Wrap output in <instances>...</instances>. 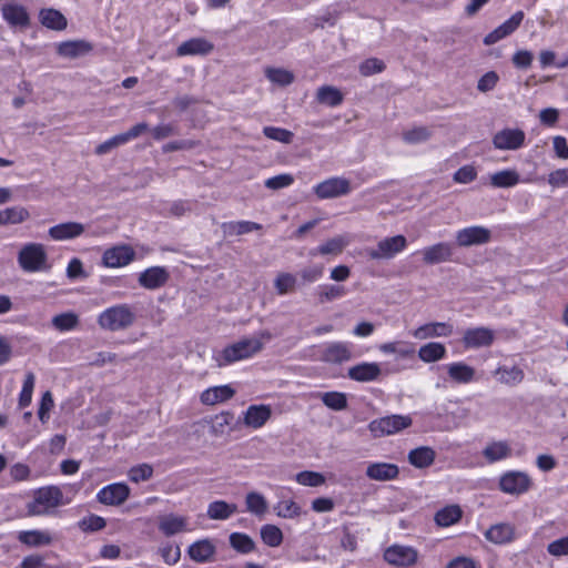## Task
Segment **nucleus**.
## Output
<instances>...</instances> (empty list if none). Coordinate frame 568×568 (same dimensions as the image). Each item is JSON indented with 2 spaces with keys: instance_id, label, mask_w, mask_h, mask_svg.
Here are the masks:
<instances>
[{
  "instance_id": "1",
  "label": "nucleus",
  "mask_w": 568,
  "mask_h": 568,
  "mask_svg": "<svg viewBox=\"0 0 568 568\" xmlns=\"http://www.w3.org/2000/svg\"><path fill=\"white\" fill-rule=\"evenodd\" d=\"M272 339L268 331H261L252 337L242 338L224 347L221 352L214 354L213 359L216 366L223 367L239 361L247 359L264 348V343Z\"/></svg>"
},
{
  "instance_id": "2",
  "label": "nucleus",
  "mask_w": 568,
  "mask_h": 568,
  "mask_svg": "<svg viewBox=\"0 0 568 568\" xmlns=\"http://www.w3.org/2000/svg\"><path fill=\"white\" fill-rule=\"evenodd\" d=\"M68 503L60 487L45 486L33 493V499L28 503L27 510L31 516H42L53 513L55 508Z\"/></svg>"
},
{
  "instance_id": "3",
  "label": "nucleus",
  "mask_w": 568,
  "mask_h": 568,
  "mask_svg": "<svg viewBox=\"0 0 568 568\" xmlns=\"http://www.w3.org/2000/svg\"><path fill=\"white\" fill-rule=\"evenodd\" d=\"M135 321V314L128 304H119L104 310L98 317L101 328L116 332L130 327Z\"/></svg>"
},
{
  "instance_id": "4",
  "label": "nucleus",
  "mask_w": 568,
  "mask_h": 568,
  "mask_svg": "<svg viewBox=\"0 0 568 568\" xmlns=\"http://www.w3.org/2000/svg\"><path fill=\"white\" fill-rule=\"evenodd\" d=\"M48 255L40 243H28L18 254V263L24 272L36 273L47 268Z\"/></svg>"
},
{
  "instance_id": "5",
  "label": "nucleus",
  "mask_w": 568,
  "mask_h": 568,
  "mask_svg": "<svg viewBox=\"0 0 568 568\" xmlns=\"http://www.w3.org/2000/svg\"><path fill=\"white\" fill-rule=\"evenodd\" d=\"M413 424L408 415H390L374 419L369 423L368 429L375 437L394 435Z\"/></svg>"
},
{
  "instance_id": "6",
  "label": "nucleus",
  "mask_w": 568,
  "mask_h": 568,
  "mask_svg": "<svg viewBox=\"0 0 568 568\" xmlns=\"http://www.w3.org/2000/svg\"><path fill=\"white\" fill-rule=\"evenodd\" d=\"M496 339V332L486 326L469 327L464 331L462 344L465 349L490 347Z\"/></svg>"
},
{
  "instance_id": "7",
  "label": "nucleus",
  "mask_w": 568,
  "mask_h": 568,
  "mask_svg": "<svg viewBox=\"0 0 568 568\" xmlns=\"http://www.w3.org/2000/svg\"><path fill=\"white\" fill-rule=\"evenodd\" d=\"M532 480L525 471L510 470L505 473L499 479V488L503 493L509 495H521L530 489Z\"/></svg>"
},
{
  "instance_id": "8",
  "label": "nucleus",
  "mask_w": 568,
  "mask_h": 568,
  "mask_svg": "<svg viewBox=\"0 0 568 568\" xmlns=\"http://www.w3.org/2000/svg\"><path fill=\"white\" fill-rule=\"evenodd\" d=\"M455 239L460 247L484 245L490 242L491 231L481 225H473L457 231Z\"/></svg>"
},
{
  "instance_id": "9",
  "label": "nucleus",
  "mask_w": 568,
  "mask_h": 568,
  "mask_svg": "<svg viewBox=\"0 0 568 568\" xmlns=\"http://www.w3.org/2000/svg\"><path fill=\"white\" fill-rule=\"evenodd\" d=\"M406 245L407 241L403 235L386 237L378 242L376 248L368 250L367 255L372 260H388L402 252Z\"/></svg>"
},
{
  "instance_id": "10",
  "label": "nucleus",
  "mask_w": 568,
  "mask_h": 568,
  "mask_svg": "<svg viewBox=\"0 0 568 568\" xmlns=\"http://www.w3.org/2000/svg\"><path fill=\"white\" fill-rule=\"evenodd\" d=\"M351 192V183L345 178H329L314 186L318 199L326 200L346 195Z\"/></svg>"
},
{
  "instance_id": "11",
  "label": "nucleus",
  "mask_w": 568,
  "mask_h": 568,
  "mask_svg": "<svg viewBox=\"0 0 568 568\" xmlns=\"http://www.w3.org/2000/svg\"><path fill=\"white\" fill-rule=\"evenodd\" d=\"M418 558V551L410 546L392 545L384 552V559L393 566L409 567Z\"/></svg>"
},
{
  "instance_id": "12",
  "label": "nucleus",
  "mask_w": 568,
  "mask_h": 568,
  "mask_svg": "<svg viewBox=\"0 0 568 568\" xmlns=\"http://www.w3.org/2000/svg\"><path fill=\"white\" fill-rule=\"evenodd\" d=\"M131 489L124 483H113L102 487L97 494V500L106 506H120L130 496Z\"/></svg>"
},
{
  "instance_id": "13",
  "label": "nucleus",
  "mask_w": 568,
  "mask_h": 568,
  "mask_svg": "<svg viewBox=\"0 0 568 568\" xmlns=\"http://www.w3.org/2000/svg\"><path fill=\"white\" fill-rule=\"evenodd\" d=\"M526 134L520 129H503L493 136V145L497 150H518L525 144Z\"/></svg>"
},
{
  "instance_id": "14",
  "label": "nucleus",
  "mask_w": 568,
  "mask_h": 568,
  "mask_svg": "<svg viewBox=\"0 0 568 568\" xmlns=\"http://www.w3.org/2000/svg\"><path fill=\"white\" fill-rule=\"evenodd\" d=\"M353 358L352 344L331 342L324 345L320 359L327 364H343Z\"/></svg>"
},
{
  "instance_id": "15",
  "label": "nucleus",
  "mask_w": 568,
  "mask_h": 568,
  "mask_svg": "<svg viewBox=\"0 0 568 568\" xmlns=\"http://www.w3.org/2000/svg\"><path fill=\"white\" fill-rule=\"evenodd\" d=\"M382 375L381 364L376 362H362L348 368L347 376L358 383L377 381Z\"/></svg>"
},
{
  "instance_id": "16",
  "label": "nucleus",
  "mask_w": 568,
  "mask_h": 568,
  "mask_svg": "<svg viewBox=\"0 0 568 568\" xmlns=\"http://www.w3.org/2000/svg\"><path fill=\"white\" fill-rule=\"evenodd\" d=\"M135 256L134 250L129 245H119L108 248L103 253V264L106 267H122L130 264Z\"/></svg>"
},
{
  "instance_id": "17",
  "label": "nucleus",
  "mask_w": 568,
  "mask_h": 568,
  "mask_svg": "<svg viewBox=\"0 0 568 568\" xmlns=\"http://www.w3.org/2000/svg\"><path fill=\"white\" fill-rule=\"evenodd\" d=\"M272 417V407L266 404L250 405L243 413V424L250 428H262Z\"/></svg>"
},
{
  "instance_id": "18",
  "label": "nucleus",
  "mask_w": 568,
  "mask_h": 568,
  "mask_svg": "<svg viewBox=\"0 0 568 568\" xmlns=\"http://www.w3.org/2000/svg\"><path fill=\"white\" fill-rule=\"evenodd\" d=\"M170 274L163 266H152L140 273L139 284L146 290H156L165 285Z\"/></svg>"
},
{
  "instance_id": "19",
  "label": "nucleus",
  "mask_w": 568,
  "mask_h": 568,
  "mask_svg": "<svg viewBox=\"0 0 568 568\" xmlns=\"http://www.w3.org/2000/svg\"><path fill=\"white\" fill-rule=\"evenodd\" d=\"M2 18L9 26L14 28H28L30 24V17L27 9L17 3H4L1 7Z\"/></svg>"
},
{
  "instance_id": "20",
  "label": "nucleus",
  "mask_w": 568,
  "mask_h": 568,
  "mask_svg": "<svg viewBox=\"0 0 568 568\" xmlns=\"http://www.w3.org/2000/svg\"><path fill=\"white\" fill-rule=\"evenodd\" d=\"M523 19H524L523 11H517L508 20H506L503 24H500L494 31L488 33L484 38V43L486 45H491V44H495L496 42H498L499 40L504 39L505 37L509 36L520 26Z\"/></svg>"
},
{
  "instance_id": "21",
  "label": "nucleus",
  "mask_w": 568,
  "mask_h": 568,
  "mask_svg": "<svg viewBox=\"0 0 568 568\" xmlns=\"http://www.w3.org/2000/svg\"><path fill=\"white\" fill-rule=\"evenodd\" d=\"M453 325L444 322L424 324L412 332L416 339H428L435 337H447L453 334Z\"/></svg>"
},
{
  "instance_id": "22",
  "label": "nucleus",
  "mask_w": 568,
  "mask_h": 568,
  "mask_svg": "<svg viewBox=\"0 0 568 568\" xmlns=\"http://www.w3.org/2000/svg\"><path fill=\"white\" fill-rule=\"evenodd\" d=\"M422 255L426 264L433 265L448 262L453 256V246L447 242H439L423 248Z\"/></svg>"
},
{
  "instance_id": "23",
  "label": "nucleus",
  "mask_w": 568,
  "mask_h": 568,
  "mask_svg": "<svg viewBox=\"0 0 568 568\" xmlns=\"http://www.w3.org/2000/svg\"><path fill=\"white\" fill-rule=\"evenodd\" d=\"M234 395L235 389L231 385H220L203 390L200 400L203 405L213 406L230 400Z\"/></svg>"
},
{
  "instance_id": "24",
  "label": "nucleus",
  "mask_w": 568,
  "mask_h": 568,
  "mask_svg": "<svg viewBox=\"0 0 568 568\" xmlns=\"http://www.w3.org/2000/svg\"><path fill=\"white\" fill-rule=\"evenodd\" d=\"M84 231V225L79 222H65L50 227L48 233L54 241H67L81 236Z\"/></svg>"
},
{
  "instance_id": "25",
  "label": "nucleus",
  "mask_w": 568,
  "mask_h": 568,
  "mask_svg": "<svg viewBox=\"0 0 568 568\" xmlns=\"http://www.w3.org/2000/svg\"><path fill=\"white\" fill-rule=\"evenodd\" d=\"M159 529L168 537L179 532L189 531V518L175 514L162 516L159 520Z\"/></svg>"
},
{
  "instance_id": "26",
  "label": "nucleus",
  "mask_w": 568,
  "mask_h": 568,
  "mask_svg": "<svg viewBox=\"0 0 568 568\" xmlns=\"http://www.w3.org/2000/svg\"><path fill=\"white\" fill-rule=\"evenodd\" d=\"M214 49L212 42L204 38H192L187 41L182 42L178 49L176 54L179 57L184 55H206Z\"/></svg>"
},
{
  "instance_id": "27",
  "label": "nucleus",
  "mask_w": 568,
  "mask_h": 568,
  "mask_svg": "<svg viewBox=\"0 0 568 568\" xmlns=\"http://www.w3.org/2000/svg\"><path fill=\"white\" fill-rule=\"evenodd\" d=\"M92 44L85 40H71L58 44L57 52L67 59H77L91 52Z\"/></svg>"
},
{
  "instance_id": "28",
  "label": "nucleus",
  "mask_w": 568,
  "mask_h": 568,
  "mask_svg": "<svg viewBox=\"0 0 568 568\" xmlns=\"http://www.w3.org/2000/svg\"><path fill=\"white\" fill-rule=\"evenodd\" d=\"M351 239L347 234L334 236L320 246L310 251L311 256L316 255H339L349 244Z\"/></svg>"
},
{
  "instance_id": "29",
  "label": "nucleus",
  "mask_w": 568,
  "mask_h": 568,
  "mask_svg": "<svg viewBox=\"0 0 568 568\" xmlns=\"http://www.w3.org/2000/svg\"><path fill=\"white\" fill-rule=\"evenodd\" d=\"M398 473L397 465L390 463H373L366 468V476L372 480L378 481L395 479Z\"/></svg>"
},
{
  "instance_id": "30",
  "label": "nucleus",
  "mask_w": 568,
  "mask_h": 568,
  "mask_svg": "<svg viewBox=\"0 0 568 568\" xmlns=\"http://www.w3.org/2000/svg\"><path fill=\"white\" fill-rule=\"evenodd\" d=\"M493 375L497 378V381L500 384L506 385V386H510V387L519 385L524 381V378H525L524 371L519 366H517V365H514V366H507V365L498 366L494 371Z\"/></svg>"
},
{
  "instance_id": "31",
  "label": "nucleus",
  "mask_w": 568,
  "mask_h": 568,
  "mask_svg": "<svg viewBox=\"0 0 568 568\" xmlns=\"http://www.w3.org/2000/svg\"><path fill=\"white\" fill-rule=\"evenodd\" d=\"M447 374L452 381L458 384H469L476 379L475 368L464 362L448 364Z\"/></svg>"
},
{
  "instance_id": "32",
  "label": "nucleus",
  "mask_w": 568,
  "mask_h": 568,
  "mask_svg": "<svg viewBox=\"0 0 568 568\" xmlns=\"http://www.w3.org/2000/svg\"><path fill=\"white\" fill-rule=\"evenodd\" d=\"M485 537L497 545L507 544L515 539V527L506 523L496 524L486 530Z\"/></svg>"
},
{
  "instance_id": "33",
  "label": "nucleus",
  "mask_w": 568,
  "mask_h": 568,
  "mask_svg": "<svg viewBox=\"0 0 568 568\" xmlns=\"http://www.w3.org/2000/svg\"><path fill=\"white\" fill-rule=\"evenodd\" d=\"M235 513H237V506L235 504L215 500L209 504L206 515L212 520H226Z\"/></svg>"
},
{
  "instance_id": "34",
  "label": "nucleus",
  "mask_w": 568,
  "mask_h": 568,
  "mask_svg": "<svg viewBox=\"0 0 568 568\" xmlns=\"http://www.w3.org/2000/svg\"><path fill=\"white\" fill-rule=\"evenodd\" d=\"M18 540L29 547H40L50 545L52 537L44 530H23L18 534Z\"/></svg>"
},
{
  "instance_id": "35",
  "label": "nucleus",
  "mask_w": 568,
  "mask_h": 568,
  "mask_svg": "<svg viewBox=\"0 0 568 568\" xmlns=\"http://www.w3.org/2000/svg\"><path fill=\"white\" fill-rule=\"evenodd\" d=\"M30 217L29 211L23 206H11L0 210V225L20 224Z\"/></svg>"
},
{
  "instance_id": "36",
  "label": "nucleus",
  "mask_w": 568,
  "mask_h": 568,
  "mask_svg": "<svg viewBox=\"0 0 568 568\" xmlns=\"http://www.w3.org/2000/svg\"><path fill=\"white\" fill-rule=\"evenodd\" d=\"M446 355V347L442 343L430 342L419 347L418 357L424 363L440 361Z\"/></svg>"
},
{
  "instance_id": "37",
  "label": "nucleus",
  "mask_w": 568,
  "mask_h": 568,
  "mask_svg": "<svg viewBox=\"0 0 568 568\" xmlns=\"http://www.w3.org/2000/svg\"><path fill=\"white\" fill-rule=\"evenodd\" d=\"M214 552L215 547L207 539L195 541L189 548L190 557L197 562H205L210 560Z\"/></svg>"
},
{
  "instance_id": "38",
  "label": "nucleus",
  "mask_w": 568,
  "mask_h": 568,
  "mask_svg": "<svg viewBox=\"0 0 568 568\" xmlns=\"http://www.w3.org/2000/svg\"><path fill=\"white\" fill-rule=\"evenodd\" d=\"M245 506L248 513L258 518H263L268 509L265 497L257 491H250L246 494Z\"/></svg>"
},
{
  "instance_id": "39",
  "label": "nucleus",
  "mask_w": 568,
  "mask_h": 568,
  "mask_svg": "<svg viewBox=\"0 0 568 568\" xmlns=\"http://www.w3.org/2000/svg\"><path fill=\"white\" fill-rule=\"evenodd\" d=\"M520 182V175L514 169L498 171L490 175V184L494 187H513Z\"/></svg>"
},
{
  "instance_id": "40",
  "label": "nucleus",
  "mask_w": 568,
  "mask_h": 568,
  "mask_svg": "<svg viewBox=\"0 0 568 568\" xmlns=\"http://www.w3.org/2000/svg\"><path fill=\"white\" fill-rule=\"evenodd\" d=\"M511 448L507 442H493L483 450L484 457L489 463H496L510 456Z\"/></svg>"
},
{
  "instance_id": "41",
  "label": "nucleus",
  "mask_w": 568,
  "mask_h": 568,
  "mask_svg": "<svg viewBox=\"0 0 568 568\" xmlns=\"http://www.w3.org/2000/svg\"><path fill=\"white\" fill-rule=\"evenodd\" d=\"M408 460L417 468H425L434 463L435 452L430 447L422 446L409 452Z\"/></svg>"
},
{
  "instance_id": "42",
  "label": "nucleus",
  "mask_w": 568,
  "mask_h": 568,
  "mask_svg": "<svg viewBox=\"0 0 568 568\" xmlns=\"http://www.w3.org/2000/svg\"><path fill=\"white\" fill-rule=\"evenodd\" d=\"M224 235H243L262 229V225L251 221L225 222L221 225Z\"/></svg>"
},
{
  "instance_id": "43",
  "label": "nucleus",
  "mask_w": 568,
  "mask_h": 568,
  "mask_svg": "<svg viewBox=\"0 0 568 568\" xmlns=\"http://www.w3.org/2000/svg\"><path fill=\"white\" fill-rule=\"evenodd\" d=\"M343 94L342 92L332 85H323L317 89L316 92V100L321 104H325L328 106H337L343 102Z\"/></svg>"
},
{
  "instance_id": "44",
  "label": "nucleus",
  "mask_w": 568,
  "mask_h": 568,
  "mask_svg": "<svg viewBox=\"0 0 568 568\" xmlns=\"http://www.w3.org/2000/svg\"><path fill=\"white\" fill-rule=\"evenodd\" d=\"M41 23L53 30H63L67 27L64 16L54 9H42L39 13Z\"/></svg>"
},
{
  "instance_id": "45",
  "label": "nucleus",
  "mask_w": 568,
  "mask_h": 568,
  "mask_svg": "<svg viewBox=\"0 0 568 568\" xmlns=\"http://www.w3.org/2000/svg\"><path fill=\"white\" fill-rule=\"evenodd\" d=\"M433 136V130L428 126H413L402 133L406 144H419L427 142Z\"/></svg>"
},
{
  "instance_id": "46",
  "label": "nucleus",
  "mask_w": 568,
  "mask_h": 568,
  "mask_svg": "<svg viewBox=\"0 0 568 568\" xmlns=\"http://www.w3.org/2000/svg\"><path fill=\"white\" fill-rule=\"evenodd\" d=\"M462 509L457 505L447 506L438 510L435 515V521L442 527H448L462 518Z\"/></svg>"
},
{
  "instance_id": "47",
  "label": "nucleus",
  "mask_w": 568,
  "mask_h": 568,
  "mask_svg": "<svg viewBox=\"0 0 568 568\" xmlns=\"http://www.w3.org/2000/svg\"><path fill=\"white\" fill-rule=\"evenodd\" d=\"M275 514L285 519H294L302 515V508L292 499H282L274 506Z\"/></svg>"
},
{
  "instance_id": "48",
  "label": "nucleus",
  "mask_w": 568,
  "mask_h": 568,
  "mask_svg": "<svg viewBox=\"0 0 568 568\" xmlns=\"http://www.w3.org/2000/svg\"><path fill=\"white\" fill-rule=\"evenodd\" d=\"M51 324L60 332L72 331L79 325V316L73 312L62 313L52 317Z\"/></svg>"
},
{
  "instance_id": "49",
  "label": "nucleus",
  "mask_w": 568,
  "mask_h": 568,
  "mask_svg": "<svg viewBox=\"0 0 568 568\" xmlns=\"http://www.w3.org/2000/svg\"><path fill=\"white\" fill-rule=\"evenodd\" d=\"M261 538L268 547H278L283 542L282 530L272 524L261 527Z\"/></svg>"
},
{
  "instance_id": "50",
  "label": "nucleus",
  "mask_w": 568,
  "mask_h": 568,
  "mask_svg": "<svg viewBox=\"0 0 568 568\" xmlns=\"http://www.w3.org/2000/svg\"><path fill=\"white\" fill-rule=\"evenodd\" d=\"M265 77L274 84L286 87L294 81V74L282 68H266Z\"/></svg>"
},
{
  "instance_id": "51",
  "label": "nucleus",
  "mask_w": 568,
  "mask_h": 568,
  "mask_svg": "<svg viewBox=\"0 0 568 568\" xmlns=\"http://www.w3.org/2000/svg\"><path fill=\"white\" fill-rule=\"evenodd\" d=\"M231 546L239 552L250 554L255 548L254 540L246 534L233 532L230 535Z\"/></svg>"
},
{
  "instance_id": "52",
  "label": "nucleus",
  "mask_w": 568,
  "mask_h": 568,
  "mask_svg": "<svg viewBox=\"0 0 568 568\" xmlns=\"http://www.w3.org/2000/svg\"><path fill=\"white\" fill-rule=\"evenodd\" d=\"M296 282L297 280L295 275L286 272H281L274 280V287L277 294L285 295L295 290Z\"/></svg>"
},
{
  "instance_id": "53",
  "label": "nucleus",
  "mask_w": 568,
  "mask_h": 568,
  "mask_svg": "<svg viewBox=\"0 0 568 568\" xmlns=\"http://www.w3.org/2000/svg\"><path fill=\"white\" fill-rule=\"evenodd\" d=\"M321 399L325 406L333 410H343L347 407V398L344 393L326 392L321 394Z\"/></svg>"
},
{
  "instance_id": "54",
  "label": "nucleus",
  "mask_w": 568,
  "mask_h": 568,
  "mask_svg": "<svg viewBox=\"0 0 568 568\" xmlns=\"http://www.w3.org/2000/svg\"><path fill=\"white\" fill-rule=\"evenodd\" d=\"M234 414L231 412H222L214 416L211 425V433L215 436L223 435L227 427L233 424Z\"/></svg>"
},
{
  "instance_id": "55",
  "label": "nucleus",
  "mask_w": 568,
  "mask_h": 568,
  "mask_svg": "<svg viewBox=\"0 0 568 568\" xmlns=\"http://www.w3.org/2000/svg\"><path fill=\"white\" fill-rule=\"evenodd\" d=\"M263 133L267 139L290 144L293 141L294 133L290 130L276 126H265Z\"/></svg>"
},
{
  "instance_id": "56",
  "label": "nucleus",
  "mask_w": 568,
  "mask_h": 568,
  "mask_svg": "<svg viewBox=\"0 0 568 568\" xmlns=\"http://www.w3.org/2000/svg\"><path fill=\"white\" fill-rule=\"evenodd\" d=\"M36 383V376L32 372L27 373L22 389L20 392L19 396V406L20 407H27L32 399V393Z\"/></svg>"
},
{
  "instance_id": "57",
  "label": "nucleus",
  "mask_w": 568,
  "mask_h": 568,
  "mask_svg": "<svg viewBox=\"0 0 568 568\" xmlns=\"http://www.w3.org/2000/svg\"><path fill=\"white\" fill-rule=\"evenodd\" d=\"M129 479L133 483L149 480L153 476V467L150 464H140L130 468Z\"/></svg>"
},
{
  "instance_id": "58",
  "label": "nucleus",
  "mask_w": 568,
  "mask_h": 568,
  "mask_svg": "<svg viewBox=\"0 0 568 568\" xmlns=\"http://www.w3.org/2000/svg\"><path fill=\"white\" fill-rule=\"evenodd\" d=\"M296 481L303 486L317 487L324 484L325 478L320 473L304 470L296 475Z\"/></svg>"
},
{
  "instance_id": "59",
  "label": "nucleus",
  "mask_w": 568,
  "mask_h": 568,
  "mask_svg": "<svg viewBox=\"0 0 568 568\" xmlns=\"http://www.w3.org/2000/svg\"><path fill=\"white\" fill-rule=\"evenodd\" d=\"M78 525L82 531H98L105 527L106 521L98 515H90L82 518Z\"/></svg>"
},
{
  "instance_id": "60",
  "label": "nucleus",
  "mask_w": 568,
  "mask_h": 568,
  "mask_svg": "<svg viewBox=\"0 0 568 568\" xmlns=\"http://www.w3.org/2000/svg\"><path fill=\"white\" fill-rule=\"evenodd\" d=\"M345 288L339 285H324L321 286V292L318 294L321 303L331 302L336 298L344 296Z\"/></svg>"
},
{
  "instance_id": "61",
  "label": "nucleus",
  "mask_w": 568,
  "mask_h": 568,
  "mask_svg": "<svg viewBox=\"0 0 568 568\" xmlns=\"http://www.w3.org/2000/svg\"><path fill=\"white\" fill-rule=\"evenodd\" d=\"M385 69V63L376 58L365 60L359 64V72L364 77H369L375 73H381Z\"/></svg>"
},
{
  "instance_id": "62",
  "label": "nucleus",
  "mask_w": 568,
  "mask_h": 568,
  "mask_svg": "<svg viewBox=\"0 0 568 568\" xmlns=\"http://www.w3.org/2000/svg\"><path fill=\"white\" fill-rule=\"evenodd\" d=\"M499 81V75L495 71L486 72L477 83V90L486 93L491 91Z\"/></svg>"
},
{
  "instance_id": "63",
  "label": "nucleus",
  "mask_w": 568,
  "mask_h": 568,
  "mask_svg": "<svg viewBox=\"0 0 568 568\" xmlns=\"http://www.w3.org/2000/svg\"><path fill=\"white\" fill-rule=\"evenodd\" d=\"M293 182L294 178L288 173H284L267 179L265 181V186L271 190H280L290 186Z\"/></svg>"
},
{
  "instance_id": "64",
  "label": "nucleus",
  "mask_w": 568,
  "mask_h": 568,
  "mask_svg": "<svg viewBox=\"0 0 568 568\" xmlns=\"http://www.w3.org/2000/svg\"><path fill=\"white\" fill-rule=\"evenodd\" d=\"M548 183L552 187H567L568 186V168L557 169L549 173Z\"/></svg>"
}]
</instances>
